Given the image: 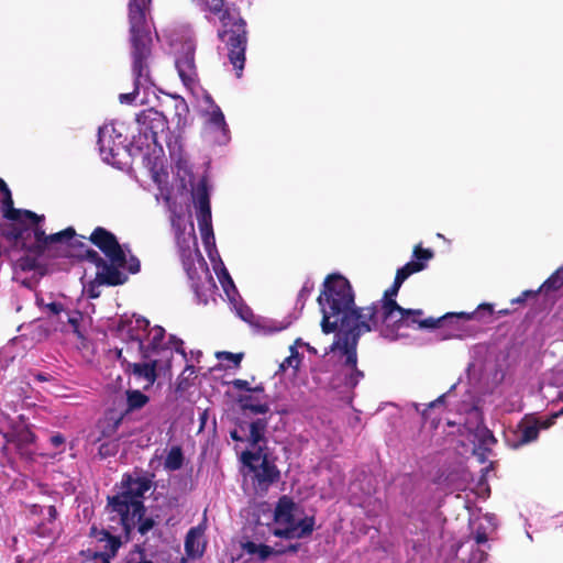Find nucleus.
<instances>
[{"instance_id": "nucleus-3", "label": "nucleus", "mask_w": 563, "mask_h": 563, "mask_svg": "<svg viewBox=\"0 0 563 563\" xmlns=\"http://www.w3.org/2000/svg\"><path fill=\"white\" fill-rule=\"evenodd\" d=\"M90 241L102 251L107 261L93 250L85 251L86 258L96 266V278L87 288L89 297L99 296L100 285L124 284L128 280V273L135 274L140 271V261L126 246L119 244L111 232L98 227L91 233Z\"/></svg>"}, {"instance_id": "nucleus-38", "label": "nucleus", "mask_w": 563, "mask_h": 563, "mask_svg": "<svg viewBox=\"0 0 563 563\" xmlns=\"http://www.w3.org/2000/svg\"><path fill=\"white\" fill-rule=\"evenodd\" d=\"M539 294L538 290H525L520 296L511 299L512 305H519L526 302V300L530 297H534Z\"/></svg>"}, {"instance_id": "nucleus-29", "label": "nucleus", "mask_w": 563, "mask_h": 563, "mask_svg": "<svg viewBox=\"0 0 563 563\" xmlns=\"http://www.w3.org/2000/svg\"><path fill=\"white\" fill-rule=\"evenodd\" d=\"M184 455L179 446H173L168 452L164 467L168 471H177L183 466Z\"/></svg>"}, {"instance_id": "nucleus-25", "label": "nucleus", "mask_w": 563, "mask_h": 563, "mask_svg": "<svg viewBox=\"0 0 563 563\" xmlns=\"http://www.w3.org/2000/svg\"><path fill=\"white\" fill-rule=\"evenodd\" d=\"M124 417V413L118 415L114 411L106 413V416L98 422L100 437L97 438V441H100L101 438H112L115 435Z\"/></svg>"}, {"instance_id": "nucleus-49", "label": "nucleus", "mask_w": 563, "mask_h": 563, "mask_svg": "<svg viewBox=\"0 0 563 563\" xmlns=\"http://www.w3.org/2000/svg\"><path fill=\"white\" fill-rule=\"evenodd\" d=\"M471 413H473L476 417L478 416V410H477V408L475 406L471 407Z\"/></svg>"}, {"instance_id": "nucleus-35", "label": "nucleus", "mask_w": 563, "mask_h": 563, "mask_svg": "<svg viewBox=\"0 0 563 563\" xmlns=\"http://www.w3.org/2000/svg\"><path fill=\"white\" fill-rule=\"evenodd\" d=\"M300 364V356L299 353L295 350V347H290V355L284 360V362L280 364V368L285 371L286 368H294L297 369Z\"/></svg>"}, {"instance_id": "nucleus-44", "label": "nucleus", "mask_w": 563, "mask_h": 563, "mask_svg": "<svg viewBox=\"0 0 563 563\" xmlns=\"http://www.w3.org/2000/svg\"><path fill=\"white\" fill-rule=\"evenodd\" d=\"M233 386L238 389H245V390H250V386H249V382L246 380H243V379H235L233 382Z\"/></svg>"}, {"instance_id": "nucleus-41", "label": "nucleus", "mask_w": 563, "mask_h": 563, "mask_svg": "<svg viewBox=\"0 0 563 563\" xmlns=\"http://www.w3.org/2000/svg\"><path fill=\"white\" fill-rule=\"evenodd\" d=\"M111 558H113V555H109L103 552H99V553H95L93 561H95V563H110Z\"/></svg>"}, {"instance_id": "nucleus-7", "label": "nucleus", "mask_w": 563, "mask_h": 563, "mask_svg": "<svg viewBox=\"0 0 563 563\" xmlns=\"http://www.w3.org/2000/svg\"><path fill=\"white\" fill-rule=\"evenodd\" d=\"M313 526V517L305 515L302 509L289 497L279 498L274 509L272 526V531L276 537L301 539L311 534Z\"/></svg>"}, {"instance_id": "nucleus-51", "label": "nucleus", "mask_w": 563, "mask_h": 563, "mask_svg": "<svg viewBox=\"0 0 563 563\" xmlns=\"http://www.w3.org/2000/svg\"><path fill=\"white\" fill-rule=\"evenodd\" d=\"M558 397H559L560 399H562V400H563V386H562V387H561V389L559 390V393H558Z\"/></svg>"}, {"instance_id": "nucleus-26", "label": "nucleus", "mask_w": 563, "mask_h": 563, "mask_svg": "<svg viewBox=\"0 0 563 563\" xmlns=\"http://www.w3.org/2000/svg\"><path fill=\"white\" fill-rule=\"evenodd\" d=\"M203 532L200 528H191L185 540V551L190 558H198L202 555L205 543L202 541Z\"/></svg>"}, {"instance_id": "nucleus-54", "label": "nucleus", "mask_w": 563, "mask_h": 563, "mask_svg": "<svg viewBox=\"0 0 563 563\" xmlns=\"http://www.w3.org/2000/svg\"><path fill=\"white\" fill-rule=\"evenodd\" d=\"M37 378L41 379V380L45 379V377L43 375H37Z\"/></svg>"}, {"instance_id": "nucleus-30", "label": "nucleus", "mask_w": 563, "mask_h": 563, "mask_svg": "<svg viewBox=\"0 0 563 563\" xmlns=\"http://www.w3.org/2000/svg\"><path fill=\"white\" fill-rule=\"evenodd\" d=\"M563 285V265L555 271L538 289V291L556 290Z\"/></svg>"}, {"instance_id": "nucleus-22", "label": "nucleus", "mask_w": 563, "mask_h": 563, "mask_svg": "<svg viewBox=\"0 0 563 563\" xmlns=\"http://www.w3.org/2000/svg\"><path fill=\"white\" fill-rule=\"evenodd\" d=\"M433 256V253L430 250H423L420 246H417L413 251V257L417 261H412L407 263L405 266L397 271L395 280L402 285V283L413 273L420 272L424 269L426 264L421 261H429Z\"/></svg>"}, {"instance_id": "nucleus-18", "label": "nucleus", "mask_w": 563, "mask_h": 563, "mask_svg": "<svg viewBox=\"0 0 563 563\" xmlns=\"http://www.w3.org/2000/svg\"><path fill=\"white\" fill-rule=\"evenodd\" d=\"M118 358L125 364L126 371L132 373L136 379L145 382V389L155 383L157 378V360H151L150 362H129L126 357L123 356V350L118 351Z\"/></svg>"}, {"instance_id": "nucleus-42", "label": "nucleus", "mask_w": 563, "mask_h": 563, "mask_svg": "<svg viewBox=\"0 0 563 563\" xmlns=\"http://www.w3.org/2000/svg\"><path fill=\"white\" fill-rule=\"evenodd\" d=\"M49 441L54 448H59V446L64 445L65 438L62 434H54L51 437Z\"/></svg>"}, {"instance_id": "nucleus-55", "label": "nucleus", "mask_w": 563, "mask_h": 563, "mask_svg": "<svg viewBox=\"0 0 563 563\" xmlns=\"http://www.w3.org/2000/svg\"><path fill=\"white\" fill-rule=\"evenodd\" d=\"M286 327H287V325L279 327V328H277L276 330H283V329H285Z\"/></svg>"}, {"instance_id": "nucleus-1", "label": "nucleus", "mask_w": 563, "mask_h": 563, "mask_svg": "<svg viewBox=\"0 0 563 563\" xmlns=\"http://www.w3.org/2000/svg\"><path fill=\"white\" fill-rule=\"evenodd\" d=\"M401 285L394 280L380 300L367 307H356L354 292L349 280L340 275H330L323 283V290L318 297L322 313L321 329L325 334L335 333L329 351L338 356L341 366L333 377L335 388H354L364 374L357 365L356 347L360 338L367 332L377 331L389 341L400 338L402 328H441L450 325L451 330L443 339H465L474 336L479 327L468 324L471 320L489 323L494 313L490 303H482L473 312H450L433 319L421 320L420 309H405L395 297Z\"/></svg>"}, {"instance_id": "nucleus-16", "label": "nucleus", "mask_w": 563, "mask_h": 563, "mask_svg": "<svg viewBox=\"0 0 563 563\" xmlns=\"http://www.w3.org/2000/svg\"><path fill=\"white\" fill-rule=\"evenodd\" d=\"M37 218L38 219L34 222L32 220H23L16 222L21 225L29 223L30 225L34 227V238L40 247L45 249L53 244H65L69 246L75 245L76 232L73 228H67L60 232L46 235L45 231L38 225V222L43 220V217L37 216Z\"/></svg>"}, {"instance_id": "nucleus-28", "label": "nucleus", "mask_w": 563, "mask_h": 563, "mask_svg": "<svg viewBox=\"0 0 563 563\" xmlns=\"http://www.w3.org/2000/svg\"><path fill=\"white\" fill-rule=\"evenodd\" d=\"M126 402L124 416L131 411L143 408L148 402V397L140 390H128Z\"/></svg>"}, {"instance_id": "nucleus-32", "label": "nucleus", "mask_w": 563, "mask_h": 563, "mask_svg": "<svg viewBox=\"0 0 563 563\" xmlns=\"http://www.w3.org/2000/svg\"><path fill=\"white\" fill-rule=\"evenodd\" d=\"M119 444L117 440L103 442L98 448V454L101 459L113 456L118 453Z\"/></svg>"}, {"instance_id": "nucleus-27", "label": "nucleus", "mask_w": 563, "mask_h": 563, "mask_svg": "<svg viewBox=\"0 0 563 563\" xmlns=\"http://www.w3.org/2000/svg\"><path fill=\"white\" fill-rule=\"evenodd\" d=\"M82 320V314L78 311H66L64 312L63 320H59L63 323L60 330L63 332H71L81 339V333L79 330L80 321Z\"/></svg>"}, {"instance_id": "nucleus-31", "label": "nucleus", "mask_w": 563, "mask_h": 563, "mask_svg": "<svg viewBox=\"0 0 563 563\" xmlns=\"http://www.w3.org/2000/svg\"><path fill=\"white\" fill-rule=\"evenodd\" d=\"M240 402L244 409L251 410L254 413H266L268 411V406L266 404L255 401L252 396L242 397Z\"/></svg>"}, {"instance_id": "nucleus-15", "label": "nucleus", "mask_w": 563, "mask_h": 563, "mask_svg": "<svg viewBox=\"0 0 563 563\" xmlns=\"http://www.w3.org/2000/svg\"><path fill=\"white\" fill-rule=\"evenodd\" d=\"M140 126V133L144 135L146 141L157 143V135L167 129L166 118L162 112L154 109L142 111L136 117Z\"/></svg>"}, {"instance_id": "nucleus-2", "label": "nucleus", "mask_w": 563, "mask_h": 563, "mask_svg": "<svg viewBox=\"0 0 563 563\" xmlns=\"http://www.w3.org/2000/svg\"><path fill=\"white\" fill-rule=\"evenodd\" d=\"M169 219L184 269L198 303L207 305L217 290L209 267L198 249L194 222L187 207L178 206L166 197Z\"/></svg>"}, {"instance_id": "nucleus-52", "label": "nucleus", "mask_w": 563, "mask_h": 563, "mask_svg": "<svg viewBox=\"0 0 563 563\" xmlns=\"http://www.w3.org/2000/svg\"><path fill=\"white\" fill-rule=\"evenodd\" d=\"M499 313L503 314V316H506V314L509 313V311L507 309H505V310H500Z\"/></svg>"}, {"instance_id": "nucleus-33", "label": "nucleus", "mask_w": 563, "mask_h": 563, "mask_svg": "<svg viewBox=\"0 0 563 563\" xmlns=\"http://www.w3.org/2000/svg\"><path fill=\"white\" fill-rule=\"evenodd\" d=\"M144 510L140 512V519H137L132 526L131 530L137 526V530L141 534H146L150 530H152L154 526V521L151 518L143 517Z\"/></svg>"}, {"instance_id": "nucleus-14", "label": "nucleus", "mask_w": 563, "mask_h": 563, "mask_svg": "<svg viewBox=\"0 0 563 563\" xmlns=\"http://www.w3.org/2000/svg\"><path fill=\"white\" fill-rule=\"evenodd\" d=\"M175 65L184 85L194 90L198 86V74L195 64V46L187 42L183 51L177 55Z\"/></svg>"}, {"instance_id": "nucleus-5", "label": "nucleus", "mask_w": 563, "mask_h": 563, "mask_svg": "<svg viewBox=\"0 0 563 563\" xmlns=\"http://www.w3.org/2000/svg\"><path fill=\"white\" fill-rule=\"evenodd\" d=\"M197 5L219 18L222 29L219 37L227 45L229 60L236 70V77L245 63V49L247 44L246 23L234 7L224 3V0H195Z\"/></svg>"}, {"instance_id": "nucleus-50", "label": "nucleus", "mask_w": 563, "mask_h": 563, "mask_svg": "<svg viewBox=\"0 0 563 563\" xmlns=\"http://www.w3.org/2000/svg\"><path fill=\"white\" fill-rule=\"evenodd\" d=\"M411 407H412L415 410L420 411V405H419V404H417V402H412V404H411Z\"/></svg>"}, {"instance_id": "nucleus-36", "label": "nucleus", "mask_w": 563, "mask_h": 563, "mask_svg": "<svg viewBox=\"0 0 563 563\" xmlns=\"http://www.w3.org/2000/svg\"><path fill=\"white\" fill-rule=\"evenodd\" d=\"M456 389V384H454L450 390L443 395H441L440 397H438L435 400L431 401L427 408H424L422 411H421V415L423 417V419H427V411L428 409H432V408H435L440 405H442L446 399H450L452 397V394L453 391Z\"/></svg>"}, {"instance_id": "nucleus-21", "label": "nucleus", "mask_w": 563, "mask_h": 563, "mask_svg": "<svg viewBox=\"0 0 563 563\" xmlns=\"http://www.w3.org/2000/svg\"><path fill=\"white\" fill-rule=\"evenodd\" d=\"M122 528V526L120 525ZM129 534H125L123 530L121 529V532L119 534H112L107 529H98L97 527H91L90 529V536L93 537L99 543H101L100 549L103 553L109 555H115L119 548L122 544L121 537L124 536L126 539H129Z\"/></svg>"}, {"instance_id": "nucleus-13", "label": "nucleus", "mask_w": 563, "mask_h": 563, "mask_svg": "<svg viewBox=\"0 0 563 563\" xmlns=\"http://www.w3.org/2000/svg\"><path fill=\"white\" fill-rule=\"evenodd\" d=\"M219 265H220V268H218L217 265H214V269L217 272L219 282L223 288V291H224L230 305L232 306V308L235 310L236 314L242 320H244L245 322L252 323L254 314H253L251 308L243 302V300L233 283V279L231 278L228 269L224 267L222 261H219Z\"/></svg>"}, {"instance_id": "nucleus-45", "label": "nucleus", "mask_w": 563, "mask_h": 563, "mask_svg": "<svg viewBox=\"0 0 563 563\" xmlns=\"http://www.w3.org/2000/svg\"><path fill=\"white\" fill-rule=\"evenodd\" d=\"M271 553H273V549L268 545H263L261 549V556L266 559Z\"/></svg>"}, {"instance_id": "nucleus-37", "label": "nucleus", "mask_w": 563, "mask_h": 563, "mask_svg": "<svg viewBox=\"0 0 563 563\" xmlns=\"http://www.w3.org/2000/svg\"><path fill=\"white\" fill-rule=\"evenodd\" d=\"M217 357L219 360H227L230 363H232L234 366H239V364L242 360V354H234L231 352H218Z\"/></svg>"}, {"instance_id": "nucleus-56", "label": "nucleus", "mask_w": 563, "mask_h": 563, "mask_svg": "<svg viewBox=\"0 0 563 563\" xmlns=\"http://www.w3.org/2000/svg\"><path fill=\"white\" fill-rule=\"evenodd\" d=\"M478 402H479V400H476V401H475V400H473L471 404H472V405H475V404H478Z\"/></svg>"}, {"instance_id": "nucleus-8", "label": "nucleus", "mask_w": 563, "mask_h": 563, "mask_svg": "<svg viewBox=\"0 0 563 563\" xmlns=\"http://www.w3.org/2000/svg\"><path fill=\"white\" fill-rule=\"evenodd\" d=\"M196 208V217L200 230L201 239L206 250L213 262L212 251H216V239L212 229L210 198L206 180H200L192 192Z\"/></svg>"}, {"instance_id": "nucleus-48", "label": "nucleus", "mask_w": 563, "mask_h": 563, "mask_svg": "<svg viewBox=\"0 0 563 563\" xmlns=\"http://www.w3.org/2000/svg\"><path fill=\"white\" fill-rule=\"evenodd\" d=\"M22 236H23V229L22 228L15 229L14 238L15 239H21Z\"/></svg>"}, {"instance_id": "nucleus-53", "label": "nucleus", "mask_w": 563, "mask_h": 563, "mask_svg": "<svg viewBox=\"0 0 563 563\" xmlns=\"http://www.w3.org/2000/svg\"><path fill=\"white\" fill-rule=\"evenodd\" d=\"M289 550H290V551H292V552H295V551L297 550V547H296V545H291V547L289 548Z\"/></svg>"}, {"instance_id": "nucleus-19", "label": "nucleus", "mask_w": 563, "mask_h": 563, "mask_svg": "<svg viewBox=\"0 0 563 563\" xmlns=\"http://www.w3.org/2000/svg\"><path fill=\"white\" fill-rule=\"evenodd\" d=\"M165 338V330L164 328L159 325H155L151 328L148 331V343H146V346H148V360L157 353L159 350H169L174 349L176 352L180 353L183 356H185V351L183 349V341L177 339L174 335L169 336L168 342L164 341Z\"/></svg>"}, {"instance_id": "nucleus-34", "label": "nucleus", "mask_w": 563, "mask_h": 563, "mask_svg": "<svg viewBox=\"0 0 563 563\" xmlns=\"http://www.w3.org/2000/svg\"><path fill=\"white\" fill-rule=\"evenodd\" d=\"M313 287H314L313 282H311L310 279H307L303 283V285L298 294V297H297V305H300V309L303 308L307 298L310 296V294L313 290Z\"/></svg>"}, {"instance_id": "nucleus-6", "label": "nucleus", "mask_w": 563, "mask_h": 563, "mask_svg": "<svg viewBox=\"0 0 563 563\" xmlns=\"http://www.w3.org/2000/svg\"><path fill=\"white\" fill-rule=\"evenodd\" d=\"M150 487L148 479L128 476L123 481V490L109 498L108 507L112 514L111 520L121 525L125 534L131 532L132 526L140 519V512L144 510L142 498Z\"/></svg>"}, {"instance_id": "nucleus-46", "label": "nucleus", "mask_w": 563, "mask_h": 563, "mask_svg": "<svg viewBox=\"0 0 563 563\" xmlns=\"http://www.w3.org/2000/svg\"><path fill=\"white\" fill-rule=\"evenodd\" d=\"M230 435L235 441H243V438L239 434L238 430L231 431Z\"/></svg>"}, {"instance_id": "nucleus-4", "label": "nucleus", "mask_w": 563, "mask_h": 563, "mask_svg": "<svg viewBox=\"0 0 563 563\" xmlns=\"http://www.w3.org/2000/svg\"><path fill=\"white\" fill-rule=\"evenodd\" d=\"M151 0H129V22L132 43V70L134 76V90L130 93H121V103H131L139 95L141 87L152 85L147 58L151 54V36L145 19V4Z\"/></svg>"}, {"instance_id": "nucleus-17", "label": "nucleus", "mask_w": 563, "mask_h": 563, "mask_svg": "<svg viewBox=\"0 0 563 563\" xmlns=\"http://www.w3.org/2000/svg\"><path fill=\"white\" fill-rule=\"evenodd\" d=\"M539 432V419L527 417L518 423L516 430L512 431L511 437H507V442L510 446L517 449L536 441Z\"/></svg>"}, {"instance_id": "nucleus-23", "label": "nucleus", "mask_w": 563, "mask_h": 563, "mask_svg": "<svg viewBox=\"0 0 563 563\" xmlns=\"http://www.w3.org/2000/svg\"><path fill=\"white\" fill-rule=\"evenodd\" d=\"M496 518L492 514H485L478 519L472 521V534L477 544H483L488 541V537L496 529Z\"/></svg>"}, {"instance_id": "nucleus-47", "label": "nucleus", "mask_w": 563, "mask_h": 563, "mask_svg": "<svg viewBox=\"0 0 563 563\" xmlns=\"http://www.w3.org/2000/svg\"><path fill=\"white\" fill-rule=\"evenodd\" d=\"M47 511H48V516H49L51 518H53V519H54V518L56 517V509H55V507H54V506H49V507L47 508Z\"/></svg>"}, {"instance_id": "nucleus-9", "label": "nucleus", "mask_w": 563, "mask_h": 563, "mask_svg": "<svg viewBox=\"0 0 563 563\" xmlns=\"http://www.w3.org/2000/svg\"><path fill=\"white\" fill-rule=\"evenodd\" d=\"M203 102L206 104L202 109L205 139L217 145L228 144L231 140V134L222 110L208 93L203 96Z\"/></svg>"}, {"instance_id": "nucleus-40", "label": "nucleus", "mask_w": 563, "mask_h": 563, "mask_svg": "<svg viewBox=\"0 0 563 563\" xmlns=\"http://www.w3.org/2000/svg\"><path fill=\"white\" fill-rule=\"evenodd\" d=\"M560 415H563V408L555 415H553L552 417L545 419V420H539V426H540V430L541 429H548L550 428L552 424H554L555 422V419L560 416Z\"/></svg>"}, {"instance_id": "nucleus-24", "label": "nucleus", "mask_w": 563, "mask_h": 563, "mask_svg": "<svg viewBox=\"0 0 563 563\" xmlns=\"http://www.w3.org/2000/svg\"><path fill=\"white\" fill-rule=\"evenodd\" d=\"M266 422L263 419H257L249 424V435L246 441L249 442L250 449L247 451L260 450L264 453Z\"/></svg>"}, {"instance_id": "nucleus-39", "label": "nucleus", "mask_w": 563, "mask_h": 563, "mask_svg": "<svg viewBox=\"0 0 563 563\" xmlns=\"http://www.w3.org/2000/svg\"><path fill=\"white\" fill-rule=\"evenodd\" d=\"M48 310L58 317L59 320H63L64 312L66 310L63 309V306L58 302H51L47 305Z\"/></svg>"}, {"instance_id": "nucleus-12", "label": "nucleus", "mask_w": 563, "mask_h": 563, "mask_svg": "<svg viewBox=\"0 0 563 563\" xmlns=\"http://www.w3.org/2000/svg\"><path fill=\"white\" fill-rule=\"evenodd\" d=\"M243 464L254 473L260 486H267L278 478V471L271 464L265 453L257 451H244L241 455Z\"/></svg>"}, {"instance_id": "nucleus-11", "label": "nucleus", "mask_w": 563, "mask_h": 563, "mask_svg": "<svg viewBox=\"0 0 563 563\" xmlns=\"http://www.w3.org/2000/svg\"><path fill=\"white\" fill-rule=\"evenodd\" d=\"M126 137L112 124L107 123L98 130V146L103 162L115 165L118 156L126 151Z\"/></svg>"}, {"instance_id": "nucleus-20", "label": "nucleus", "mask_w": 563, "mask_h": 563, "mask_svg": "<svg viewBox=\"0 0 563 563\" xmlns=\"http://www.w3.org/2000/svg\"><path fill=\"white\" fill-rule=\"evenodd\" d=\"M0 192L2 194V198H1L2 211L7 219L15 221V222L23 221V220H32L34 222L38 219L37 214L30 210L15 209L13 207L11 191L8 188L7 184L3 181V179H1V178H0Z\"/></svg>"}, {"instance_id": "nucleus-10", "label": "nucleus", "mask_w": 563, "mask_h": 563, "mask_svg": "<svg viewBox=\"0 0 563 563\" xmlns=\"http://www.w3.org/2000/svg\"><path fill=\"white\" fill-rule=\"evenodd\" d=\"M124 328H126V338H123L125 352L131 356L147 360L150 321L141 316H133L122 325V330Z\"/></svg>"}, {"instance_id": "nucleus-43", "label": "nucleus", "mask_w": 563, "mask_h": 563, "mask_svg": "<svg viewBox=\"0 0 563 563\" xmlns=\"http://www.w3.org/2000/svg\"><path fill=\"white\" fill-rule=\"evenodd\" d=\"M483 433H484V439H483L484 444L488 445V444L495 442V438H494L493 433L489 430L484 429Z\"/></svg>"}]
</instances>
